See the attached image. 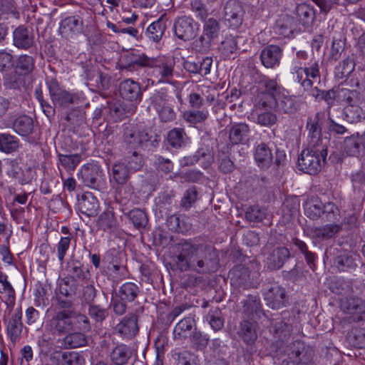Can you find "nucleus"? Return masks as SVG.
Here are the masks:
<instances>
[{"label": "nucleus", "instance_id": "1", "mask_svg": "<svg viewBox=\"0 0 365 365\" xmlns=\"http://www.w3.org/2000/svg\"><path fill=\"white\" fill-rule=\"evenodd\" d=\"M175 264L182 272L197 274L214 272L218 265L215 248L197 240L185 241L180 245Z\"/></svg>", "mask_w": 365, "mask_h": 365}, {"label": "nucleus", "instance_id": "2", "mask_svg": "<svg viewBox=\"0 0 365 365\" xmlns=\"http://www.w3.org/2000/svg\"><path fill=\"white\" fill-rule=\"evenodd\" d=\"M123 69L129 72H136L141 79L151 82L153 85L156 79L158 82H163L173 76L174 62L166 58L156 59L150 66H146L140 59H135L128 65L123 66Z\"/></svg>", "mask_w": 365, "mask_h": 365}, {"label": "nucleus", "instance_id": "3", "mask_svg": "<svg viewBox=\"0 0 365 365\" xmlns=\"http://www.w3.org/2000/svg\"><path fill=\"white\" fill-rule=\"evenodd\" d=\"M307 59V53L304 51H299L296 57L292 60L291 73L293 78L299 83L304 89L312 87L314 80L319 78V68L318 62L315 60H310L308 64L305 61Z\"/></svg>", "mask_w": 365, "mask_h": 365}, {"label": "nucleus", "instance_id": "4", "mask_svg": "<svg viewBox=\"0 0 365 365\" xmlns=\"http://www.w3.org/2000/svg\"><path fill=\"white\" fill-rule=\"evenodd\" d=\"M327 155V149L308 148L303 150L297 160L299 170L309 175L317 174L321 170L322 163Z\"/></svg>", "mask_w": 365, "mask_h": 365}, {"label": "nucleus", "instance_id": "5", "mask_svg": "<svg viewBox=\"0 0 365 365\" xmlns=\"http://www.w3.org/2000/svg\"><path fill=\"white\" fill-rule=\"evenodd\" d=\"M73 307V300L57 297L58 311L51 321L53 329L58 334H68L73 331L70 309Z\"/></svg>", "mask_w": 365, "mask_h": 365}, {"label": "nucleus", "instance_id": "6", "mask_svg": "<svg viewBox=\"0 0 365 365\" xmlns=\"http://www.w3.org/2000/svg\"><path fill=\"white\" fill-rule=\"evenodd\" d=\"M307 143L309 148L327 149L328 140L322 136V123L319 113L309 117L307 122Z\"/></svg>", "mask_w": 365, "mask_h": 365}, {"label": "nucleus", "instance_id": "7", "mask_svg": "<svg viewBox=\"0 0 365 365\" xmlns=\"http://www.w3.org/2000/svg\"><path fill=\"white\" fill-rule=\"evenodd\" d=\"M340 308L351 315L343 319L344 322H356L365 319V302L359 297H347L341 299Z\"/></svg>", "mask_w": 365, "mask_h": 365}, {"label": "nucleus", "instance_id": "8", "mask_svg": "<svg viewBox=\"0 0 365 365\" xmlns=\"http://www.w3.org/2000/svg\"><path fill=\"white\" fill-rule=\"evenodd\" d=\"M22 312L21 307L12 308L11 312L5 310L4 320L6 324V334L13 343H16L21 336L23 328Z\"/></svg>", "mask_w": 365, "mask_h": 365}, {"label": "nucleus", "instance_id": "9", "mask_svg": "<svg viewBox=\"0 0 365 365\" xmlns=\"http://www.w3.org/2000/svg\"><path fill=\"white\" fill-rule=\"evenodd\" d=\"M51 99L56 106L66 108L74 103V94L60 87L58 81L54 78L46 81Z\"/></svg>", "mask_w": 365, "mask_h": 365}, {"label": "nucleus", "instance_id": "10", "mask_svg": "<svg viewBox=\"0 0 365 365\" xmlns=\"http://www.w3.org/2000/svg\"><path fill=\"white\" fill-rule=\"evenodd\" d=\"M173 30L179 39L190 41L196 36L198 25L192 18L182 16L175 20Z\"/></svg>", "mask_w": 365, "mask_h": 365}, {"label": "nucleus", "instance_id": "11", "mask_svg": "<svg viewBox=\"0 0 365 365\" xmlns=\"http://www.w3.org/2000/svg\"><path fill=\"white\" fill-rule=\"evenodd\" d=\"M283 48L275 44L267 45L260 51L262 64L267 68L274 69L279 66L283 56Z\"/></svg>", "mask_w": 365, "mask_h": 365}, {"label": "nucleus", "instance_id": "12", "mask_svg": "<svg viewBox=\"0 0 365 365\" xmlns=\"http://www.w3.org/2000/svg\"><path fill=\"white\" fill-rule=\"evenodd\" d=\"M243 9L235 0L228 1L224 7V19L230 28H237L242 24Z\"/></svg>", "mask_w": 365, "mask_h": 365}, {"label": "nucleus", "instance_id": "13", "mask_svg": "<svg viewBox=\"0 0 365 365\" xmlns=\"http://www.w3.org/2000/svg\"><path fill=\"white\" fill-rule=\"evenodd\" d=\"M267 305L273 309H279L286 306L287 297L284 288L279 285H272L264 294Z\"/></svg>", "mask_w": 365, "mask_h": 365}, {"label": "nucleus", "instance_id": "14", "mask_svg": "<svg viewBox=\"0 0 365 365\" xmlns=\"http://www.w3.org/2000/svg\"><path fill=\"white\" fill-rule=\"evenodd\" d=\"M336 97L337 103L344 107L360 104L362 102L361 93L356 89L348 87H337Z\"/></svg>", "mask_w": 365, "mask_h": 365}, {"label": "nucleus", "instance_id": "15", "mask_svg": "<svg viewBox=\"0 0 365 365\" xmlns=\"http://www.w3.org/2000/svg\"><path fill=\"white\" fill-rule=\"evenodd\" d=\"M120 93L121 96L134 103H138L142 99V92L138 83L127 79L120 85Z\"/></svg>", "mask_w": 365, "mask_h": 365}, {"label": "nucleus", "instance_id": "16", "mask_svg": "<svg viewBox=\"0 0 365 365\" xmlns=\"http://www.w3.org/2000/svg\"><path fill=\"white\" fill-rule=\"evenodd\" d=\"M78 207L82 214L93 217L98 212L99 202L93 193L86 192L78 198Z\"/></svg>", "mask_w": 365, "mask_h": 365}, {"label": "nucleus", "instance_id": "17", "mask_svg": "<svg viewBox=\"0 0 365 365\" xmlns=\"http://www.w3.org/2000/svg\"><path fill=\"white\" fill-rule=\"evenodd\" d=\"M115 331L123 339H131L138 332L137 317L132 315L125 317L115 327Z\"/></svg>", "mask_w": 365, "mask_h": 365}, {"label": "nucleus", "instance_id": "18", "mask_svg": "<svg viewBox=\"0 0 365 365\" xmlns=\"http://www.w3.org/2000/svg\"><path fill=\"white\" fill-rule=\"evenodd\" d=\"M34 43V34L24 26L17 27L13 32V44L19 49L27 50Z\"/></svg>", "mask_w": 365, "mask_h": 365}, {"label": "nucleus", "instance_id": "19", "mask_svg": "<svg viewBox=\"0 0 365 365\" xmlns=\"http://www.w3.org/2000/svg\"><path fill=\"white\" fill-rule=\"evenodd\" d=\"M166 28L167 19L163 14L148 26L145 36L150 41L158 43L162 39Z\"/></svg>", "mask_w": 365, "mask_h": 365}, {"label": "nucleus", "instance_id": "20", "mask_svg": "<svg viewBox=\"0 0 365 365\" xmlns=\"http://www.w3.org/2000/svg\"><path fill=\"white\" fill-rule=\"evenodd\" d=\"M149 139V135L145 130L132 129L125 133V143L130 150L143 146Z\"/></svg>", "mask_w": 365, "mask_h": 365}, {"label": "nucleus", "instance_id": "21", "mask_svg": "<svg viewBox=\"0 0 365 365\" xmlns=\"http://www.w3.org/2000/svg\"><path fill=\"white\" fill-rule=\"evenodd\" d=\"M254 158L259 167L269 168L273 160L272 150L264 143H261L255 147Z\"/></svg>", "mask_w": 365, "mask_h": 365}, {"label": "nucleus", "instance_id": "22", "mask_svg": "<svg viewBox=\"0 0 365 365\" xmlns=\"http://www.w3.org/2000/svg\"><path fill=\"white\" fill-rule=\"evenodd\" d=\"M341 230V225L331 223L312 229L313 237L321 240H328L334 238Z\"/></svg>", "mask_w": 365, "mask_h": 365}, {"label": "nucleus", "instance_id": "23", "mask_svg": "<svg viewBox=\"0 0 365 365\" xmlns=\"http://www.w3.org/2000/svg\"><path fill=\"white\" fill-rule=\"evenodd\" d=\"M365 150V133L352 135L344 141V151L350 156H359Z\"/></svg>", "mask_w": 365, "mask_h": 365}, {"label": "nucleus", "instance_id": "24", "mask_svg": "<svg viewBox=\"0 0 365 365\" xmlns=\"http://www.w3.org/2000/svg\"><path fill=\"white\" fill-rule=\"evenodd\" d=\"M167 225L170 230L182 233L189 232L192 227L191 219L184 215H170L167 220Z\"/></svg>", "mask_w": 365, "mask_h": 365}, {"label": "nucleus", "instance_id": "25", "mask_svg": "<svg viewBox=\"0 0 365 365\" xmlns=\"http://www.w3.org/2000/svg\"><path fill=\"white\" fill-rule=\"evenodd\" d=\"M294 14L298 21L305 27L312 24L315 18L314 7L308 4H299L294 10Z\"/></svg>", "mask_w": 365, "mask_h": 365}, {"label": "nucleus", "instance_id": "26", "mask_svg": "<svg viewBox=\"0 0 365 365\" xmlns=\"http://www.w3.org/2000/svg\"><path fill=\"white\" fill-rule=\"evenodd\" d=\"M289 257V251L284 247L274 249L267 259V264L270 269L281 268L285 260Z\"/></svg>", "mask_w": 365, "mask_h": 365}, {"label": "nucleus", "instance_id": "27", "mask_svg": "<svg viewBox=\"0 0 365 365\" xmlns=\"http://www.w3.org/2000/svg\"><path fill=\"white\" fill-rule=\"evenodd\" d=\"M257 328L256 322L244 320L240 324L237 334L246 344H251L257 338Z\"/></svg>", "mask_w": 365, "mask_h": 365}, {"label": "nucleus", "instance_id": "28", "mask_svg": "<svg viewBox=\"0 0 365 365\" xmlns=\"http://www.w3.org/2000/svg\"><path fill=\"white\" fill-rule=\"evenodd\" d=\"M244 312L252 319H260L264 315L262 309L259 298L256 295H249L243 302Z\"/></svg>", "mask_w": 365, "mask_h": 365}, {"label": "nucleus", "instance_id": "29", "mask_svg": "<svg viewBox=\"0 0 365 365\" xmlns=\"http://www.w3.org/2000/svg\"><path fill=\"white\" fill-rule=\"evenodd\" d=\"M131 173L125 163L118 162L115 163L113 165L110 176L111 186L113 184L118 185L127 182Z\"/></svg>", "mask_w": 365, "mask_h": 365}, {"label": "nucleus", "instance_id": "30", "mask_svg": "<svg viewBox=\"0 0 365 365\" xmlns=\"http://www.w3.org/2000/svg\"><path fill=\"white\" fill-rule=\"evenodd\" d=\"M250 128L246 123L233 125L230 129L229 138L232 143H245L249 140Z\"/></svg>", "mask_w": 365, "mask_h": 365}, {"label": "nucleus", "instance_id": "31", "mask_svg": "<svg viewBox=\"0 0 365 365\" xmlns=\"http://www.w3.org/2000/svg\"><path fill=\"white\" fill-rule=\"evenodd\" d=\"M277 105L278 109L284 113L293 114L299 109L300 102L295 96L287 95L283 91L279 96Z\"/></svg>", "mask_w": 365, "mask_h": 365}, {"label": "nucleus", "instance_id": "32", "mask_svg": "<svg viewBox=\"0 0 365 365\" xmlns=\"http://www.w3.org/2000/svg\"><path fill=\"white\" fill-rule=\"evenodd\" d=\"M70 312L73 330L76 329L82 332H88L91 330V326L88 317L85 314L76 310L74 302Z\"/></svg>", "mask_w": 365, "mask_h": 365}, {"label": "nucleus", "instance_id": "33", "mask_svg": "<svg viewBox=\"0 0 365 365\" xmlns=\"http://www.w3.org/2000/svg\"><path fill=\"white\" fill-rule=\"evenodd\" d=\"M102 175V170L97 166L86 169L82 175L84 184L96 190L100 188Z\"/></svg>", "mask_w": 365, "mask_h": 365}, {"label": "nucleus", "instance_id": "34", "mask_svg": "<svg viewBox=\"0 0 365 365\" xmlns=\"http://www.w3.org/2000/svg\"><path fill=\"white\" fill-rule=\"evenodd\" d=\"M304 210L307 217L312 220H317L323 212L322 202L317 196L310 197L304 202Z\"/></svg>", "mask_w": 365, "mask_h": 365}, {"label": "nucleus", "instance_id": "35", "mask_svg": "<svg viewBox=\"0 0 365 365\" xmlns=\"http://www.w3.org/2000/svg\"><path fill=\"white\" fill-rule=\"evenodd\" d=\"M7 278L6 274L0 272V284L1 285L0 293L6 294L7 299L5 300L4 303L7 307V310L11 312L15 304V290Z\"/></svg>", "mask_w": 365, "mask_h": 365}, {"label": "nucleus", "instance_id": "36", "mask_svg": "<svg viewBox=\"0 0 365 365\" xmlns=\"http://www.w3.org/2000/svg\"><path fill=\"white\" fill-rule=\"evenodd\" d=\"M12 128L17 134L21 136H28L33 132V120L25 115L19 116L15 119Z\"/></svg>", "mask_w": 365, "mask_h": 365}, {"label": "nucleus", "instance_id": "37", "mask_svg": "<svg viewBox=\"0 0 365 365\" xmlns=\"http://www.w3.org/2000/svg\"><path fill=\"white\" fill-rule=\"evenodd\" d=\"M35 58L27 54L19 55L15 61L14 68L20 75L31 73L35 67Z\"/></svg>", "mask_w": 365, "mask_h": 365}, {"label": "nucleus", "instance_id": "38", "mask_svg": "<svg viewBox=\"0 0 365 365\" xmlns=\"http://www.w3.org/2000/svg\"><path fill=\"white\" fill-rule=\"evenodd\" d=\"M291 331L292 326L287 322L282 321L279 319H274L272 322L270 331L275 338H277L281 341H284L287 339L291 334Z\"/></svg>", "mask_w": 365, "mask_h": 365}, {"label": "nucleus", "instance_id": "39", "mask_svg": "<svg viewBox=\"0 0 365 365\" xmlns=\"http://www.w3.org/2000/svg\"><path fill=\"white\" fill-rule=\"evenodd\" d=\"M195 325L194 315L189 314L175 325L174 334L175 336L178 338L187 337L191 334L192 329Z\"/></svg>", "mask_w": 365, "mask_h": 365}, {"label": "nucleus", "instance_id": "40", "mask_svg": "<svg viewBox=\"0 0 365 365\" xmlns=\"http://www.w3.org/2000/svg\"><path fill=\"white\" fill-rule=\"evenodd\" d=\"M132 354L130 349L124 344L115 346L110 354V360L115 365H124Z\"/></svg>", "mask_w": 365, "mask_h": 365}, {"label": "nucleus", "instance_id": "41", "mask_svg": "<svg viewBox=\"0 0 365 365\" xmlns=\"http://www.w3.org/2000/svg\"><path fill=\"white\" fill-rule=\"evenodd\" d=\"M359 105L354 104L344 108L343 115L346 121L349 123H356L365 118V112Z\"/></svg>", "mask_w": 365, "mask_h": 365}, {"label": "nucleus", "instance_id": "42", "mask_svg": "<svg viewBox=\"0 0 365 365\" xmlns=\"http://www.w3.org/2000/svg\"><path fill=\"white\" fill-rule=\"evenodd\" d=\"M150 106L155 111L166 106L173 101V98L163 89L155 91L150 96Z\"/></svg>", "mask_w": 365, "mask_h": 365}, {"label": "nucleus", "instance_id": "43", "mask_svg": "<svg viewBox=\"0 0 365 365\" xmlns=\"http://www.w3.org/2000/svg\"><path fill=\"white\" fill-rule=\"evenodd\" d=\"M117 221L114 212L108 209L103 211L98 217L97 226L105 232H111L116 227Z\"/></svg>", "mask_w": 365, "mask_h": 365}, {"label": "nucleus", "instance_id": "44", "mask_svg": "<svg viewBox=\"0 0 365 365\" xmlns=\"http://www.w3.org/2000/svg\"><path fill=\"white\" fill-rule=\"evenodd\" d=\"M19 140L9 133H0V150L5 153H11L18 150Z\"/></svg>", "mask_w": 365, "mask_h": 365}, {"label": "nucleus", "instance_id": "45", "mask_svg": "<svg viewBox=\"0 0 365 365\" xmlns=\"http://www.w3.org/2000/svg\"><path fill=\"white\" fill-rule=\"evenodd\" d=\"M140 292L137 284L133 282H126L122 284L118 290V296L122 301L133 302Z\"/></svg>", "mask_w": 365, "mask_h": 365}, {"label": "nucleus", "instance_id": "46", "mask_svg": "<svg viewBox=\"0 0 365 365\" xmlns=\"http://www.w3.org/2000/svg\"><path fill=\"white\" fill-rule=\"evenodd\" d=\"M85 332L75 331L68 333L63 339L65 346L70 349H75L84 346L87 344V338L84 334Z\"/></svg>", "mask_w": 365, "mask_h": 365}, {"label": "nucleus", "instance_id": "47", "mask_svg": "<svg viewBox=\"0 0 365 365\" xmlns=\"http://www.w3.org/2000/svg\"><path fill=\"white\" fill-rule=\"evenodd\" d=\"M334 263L340 271H347L356 267L355 259L348 252H340L336 257L334 258Z\"/></svg>", "mask_w": 365, "mask_h": 365}, {"label": "nucleus", "instance_id": "48", "mask_svg": "<svg viewBox=\"0 0 365 365\" xmlns=\"http://www.w3.org/2000/svg\"><path fill=\"white\" fill-rule=\"evenodd\" d=\"M238 38L237 35L232 34L225 36L220 46V50L225 56H227L237 50Z\"/></svg>", "mask_w": 365, "mask_h": 365}, {"label": "nucleus", "instance_id": "49", "mask_svg": "<svg viewBox=\"0 0 365 365\" xmlns=\"http://www.w3.org/2000/svg\"><path fill=\"white\" fill-rule=\"evenodd\" d=\"M277 103V97L266 92L259 93L256 99V105L259 110H270Z\"/></svg>", "mask_w": 365, "mask_h": 365}, {"label": "nucleus", "instance_id": "50", "mask_svg": "<svg viewBox=\"0 0 365 365\" xmlns=\"http://www.w3.org/2000/svg\"><path fill=\"white\" fill-rule=\"evenodd\" d=\"M220 25L219 21L214 18L207 19L203 25V35L208 39H214L219 36Z\"/></svg>", "mask_w": 365, "mask_h": 365}, {"label": "nucleus", "instance_id": "51", "mask_svg": "<svg viewBox=\"0 0 365 365\" xmlns=\"http://www.w3.org/2000/svg\"><path fill=\"white\" fill-rule=\"evenodd\" d=\"M185 133L181 128H174L168 133V141L173 148H181L185 143Z\"/></svg>", "mask_w": 365, "mask_h": 365}, {"label": "nucleus", "instance_id": "52", "mask_svg": "<svg viewBox=\"0 0 365 365\" xmlns=\"http://www.w3.org/2000/svg\"><path fill=\"white\" fill-rule=\"evenodd\" d=\"M77 289L78 285L74 279L64 278L59 283V293L64 297L75 295Z\"/></svg>", "mask_w": 365, "mask_h": 365}, {"label": "nucleus", "instance_id": "53", "mask_svg": "<svg viewBox=\"0 0 365 365\" xmlns=\"http://www.w3.org/2000/svg\"><path fill=\"white\" fill-rule=\"evenodd\" d=\"M128 217L131 222L137 228L145 227L148 222L145 212L140 209L131 210L128 214Z\"/></svg>", "mask_w": 365, "mask_h": 365}, {"label": "nucleus", "instance_id": "54", "mask_svg": "<svg viewBox=\"0 0 365 365\" xmlns=\"http://www.w3.org/2000/svg\"><path fill=\"white\" fill-rule=\"evenodd\" d=\"M111 187L115 191V197L117 200H128L132 195L133 190V187L128 182L123 184L114 185Z\"/></svg>", "mask_w": 365, "mask_h": 365}, {"label": "nucleus", "instance_id": "55", "mask_svg": "<svg viewBox=\"0 0 365 365\" xmlns=\"http://www.w3.org/2000/svg\"><path fill=\"white\" fill-rule=\"evenodd\" d=\"M58 160L65 169L74 170L81 161V155L79 154H58Z\"/></svg>", "mask_w": 365, "mask_h": 365}, {"label": "nucleus", "instance_id": "56", "mask_svg": "<svg viewBox=\"0 0 365 365\" xmlns=\"http://www.w3.org/2000/svg\"><path fill=\"white\" fill-rule=\"evenodd\" d=\"M277 117L274 113L264 110L258 114L256 123L261 126L270 128L277 123Z\"/></svg>", "mask_w": 365, "mask_h": 365}, {"label": "nucleus", "instance_id": "57", "mask_svg": "<svg viewBox=\"0 0 365 365\" xmlns=\"http://www.w3.org/2000/svg\"><path fill=\"white\" fill-rule=\"evenodd\" d=\"M207 320L215 331H218L224 325V320L221 316V312L218 308L212 309L207 314Z\"/></svg>", "mask_w": 365, "mask_h": 365}, {"label": "nucleus", "instance_id": "58", "mask_svg": "<svg viewBox=\"0 0 365 365\" xmlns=\"http://www.w3.org/2000/svg\"><path fill=\"white\" fill-rule=\"evenodd\" d=\"M122 163H125L131 173L140 170L143 166L142 158L135 150L127 155Z\"/></svg>", "mask_w": 365, "mask_h": 365}, {"label": "nucleus", "instance_id": "59", "mask_svg": "<svg viewBox=\"0 0 365 365\" xmlns=\"http://www.w3.org/2000/svg\"><path fill=\"white\" fill-rule=\"evenodd\" d=\"M266 210L259 207L258 205L249 207L245 212L246 219L252 222H260L263 219L266 218Z\"/></svg>", "mask_w": 365, "mask_h": 365}, {"label": "nucleus", "instance_id": "60", "mask_svg": "<svg viewBox=\"0 0 365 365\" xmlns=\"http://www.w3.org/2000/svg\"><path fill=\"white\" fill-rule=\"evenodd\" d=\"M208 116V111L202 110H187L183 113L185 120L192 124H196L204 121Z\"/></svg>", "mask_w": 365, "mask_h": 365}, {"label": "nucleus", "instance_id": "61", "mask_svg": "<svg viewBox=\"0 0 365 365\" xmlns=\"http://www.w3.org/2000/svg\"><path fill=\"white\" fill-rule=\"evenodd\" d=\"M71 242L69 237H61L56 245L57 257L61 264L64 262V258L70 247Z\"/></svg>", "mask_w": 365, "mask_h": 365}, {"label": "nucleus", "instance_id": "62", "mask_svg": "<svg viewBox=\"0 0 365 365\" xmlns=\"http://www.w3.org/2000/svg\"><path fill=\"white\" fill-rule=\"evenodd\" d=\"M88 312L89 316L98 322H103L108 315L107 309L93 304H89Z\"/></svg>", "mask_w": 365, "mask_h": 365}, {"label": "nucleus", "instance_id": "63", "mask_svg": "<svg viewBox=\"0 0 365 365\" xmlns=\"http://www.w3.org/2000/svg\"><path fill=\"white\" fill-rule=\"evenodd\" d=\"M106 272L113 280L118 281L125 277L127 269L126 267L123 264L106 267Z\"/></svg>", "mask_w": 365, "mask_h": 365}, {"label": "nucleus", "instance_id": "64", "mask_svg": "<svg viewBox=\"0 0 365 365\" xmlns=\"http://www.w3.org/2000/svg\"><path fill=\"white\" fill-rule=\"evenodd\" d=\"M62 26L70 31L79 32L82 29L83 20L79 16H69L62 21Z\"/></svg>", "mask_w": 365, "mask_h": 365}]
</instances>
